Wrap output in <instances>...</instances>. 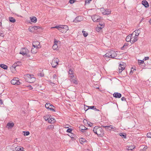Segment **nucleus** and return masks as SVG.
Wrapping results in <instances>:
<instances>
[{"instance_id": "nucleus-9", "label": "nucleus", "mask_w": 151, "mask_h": 151, "mask_svg": "<svg viewBox=\"0 0 151 151\" xmlns=\"http://www.w3.org/2000/svg\"><path fill=\"white\" fill-rule=\"evenodd\" d=\"M100 17L97 15H94L92 17V19L94 22H98L101 19Z\"/></svg>"}, {"instance_id": "nucleus-29", "label": "nucleus", "mask_w": 151, "mask_h": 151, "mask_svg": "<svg viewBox=\"0 0 151 151\" xmlns=\"http://www.w3.org/2000/svg\"><path fill=\"white\" fill-rule=\"evenodd\" d=\"M129 45V44L127 43H125L124 46L123 47L121 48V49L122 50H124L125 49H126L127 48V47Z\"/></svg>"}, {"instance_id": "nucleus-63", "label": "nucleus", "mask_w": 151, "mask_h": 151, "mask_svg": "<svg viewBox=\"0 0 151 151\" xmlns=\"http://www.w3.org/2000/svg\"><path fill=\"white\" fill-rule=\"evenodd\" d=\"M50 126H49V128H53V127H54V126H53V125H50Z\"/></svg>"}, {"instance_id": "nucleus-49", "label": "nucleus", "mask_w": 151, "mask_h": 151, "mask_svg": "<svg viewBox=\"0 0 151 151\" xmlns=\"http://www.w3.org/2000/svg\"><path fill=\"white\" fill-rule=\"evenodd\" d=\"M87 124H88V126L90 127H91L93 124V123H91V122H87Z\"/></svg>"}, {"instance_id": "nucleus-13", "label": "nucleus", "mask_w": 151, "mask_h": 151, "mask_svg": "<svg viewBox=\"0 0 151 151\" xmlns=\"http://www.w3.org/2000/svg\"><path fill=\"white\" fill-rule=\"evenodd\" d=\"M88 129L86 128L84 125H81L79 127V130L83 132H86V131L85 130H86Z\"/></svg>"}, {"instance_id": "nucleus-61", "label": "nucleus", "mask_w": 151, "mask_h": 151, "mask_svg": "<svg viewBox=\"0 0 151 151\" xmlns=\"http://www.w3.org/2000/svg\"><path fill=\"white\" fill-rule=\"evenodd\" d=\"M94 110H95L96 111H100L99 110L97 109H96L95 107H94Z\"/></svg>"}, {"instance_id": "nucleus-41", "label": "nucleus", "mask_w": 151, "mask_h": 151, "mask_svg": "<svg viewBox=\"0 0 151 151\" xmlns=\"http://www.w3.org/2000/svg\"><path fill=\"white\" fill-rule=\"evenodd\" d=\"M135 148V147L134 145L131 146H129L128 147V150H132L133 149Z\"/></svg>"}, {"instance_id": "nucleus-22", "label": "nucleus", "mask_w": 151, "mask_h": 151, "mask_svg": "<svg viewBox=\"0 0 151 151\" xmlns=\"http://www.w3.org/2000/svg\"><path fill=\"white\" fill-rule=\"evenodd\" d=\"M68 73L70 75V77L72 78L74 77V75L73 74V72L71 69H69Z\"/></svg>"}, {"instance_id": "nucleus-52", "label": "nucleus", "mask_w": 151, "mask_h": 151, "mask_svg": "<svg viewBox=\"0 0 151 151\" xmlns=\"http://www.w3.org/2000/svg\"><path fill=\"white\" fill-rule=\"evenodd\" d=\"M57 77V76L55 74H54V75H53V79H56Z\"/></svg>"}, {"instance_id": "nucleus-21", "label": "nucleus", "mask_w": 151, "mask_h": 151, "mask_svg": "<svg viewBox=\"0 0 151 151\" xmlns=\"http://www.w3.org/2000/svg\"><path fill=\"white\" fill-rule=\"evenodd\" d=\"M30 19L31 21L35 23L37 21V18L35 17H30Z\"/></svg>"}, {"instance_id": "nucleus-19", "label": "nucleus", "mask_w": 151, "mask_h": 151, "mask_svg": "<svg viewBox=\"0 0 151 151\" xmlns=\"http://www.w3.org/2000/svg\"><path fill=\"white\" fill-rule=\"evenodd\" d=\"M132 38H133V39H131V43H134V42H135L136 41H137L138 39V38L135 36L134 37H132Z\"/></svg>"}, {"instance_id": "nucleus-43", "label": "nucleus", "mask_w": 151, "mask_h": 151, "mask_svg": "<svg viewBox=\"0 0 151 151\" xmlns=\"http://www.w3.org/2000/svg\"><path fill=\"white\" fill-rule=\"evenodd\" d=\"M57 47L58 46L56 44H55L52 46V48L54 50L56 49Z\"/></svg>"}, {"instance_id": "nucleus-56", "label": "nucleus", "mask_w": 151, "mask_h": 151, "mask_svg": "<svg viewBox=\"0 0 151 151\" xmlns=\"http://www.w3.org/2000/svg\"><path fill=\"white\" fill-rule=\"evenodd\" d=\"M121 100L122 101H126V99L124 97H122L121 99Z\"/></svg>"}, {"instance_id": "nucleus-12", "label": "nucleus", "mask_w": 151, "mask_h": 151, "mask_svg": "<svg viewBox=\"0 0 151 151\" xmlns=\"http://www.w3.org/2000/svg\"><path fill=\"white\" fill-rule=\"evenodd\" d=\"M29 52V51L27 48H23L22 49V50L20 51L19 53L20 54H22L23 55H25V54H27V53H28Z\"/></svg>"}, {"instance_id": "nucleus-10", "label": "nucleus", "mask_w": 151, "mask_h": 151, "mask_svg": "<svg viewBox=\"0 0 151 151\" xmlns=\"http://www.w3.org/2000/svg\"><path fill=\"white\" fill-rule=\"evenodd\" d=\"M101 11H102V13L104 15H108L111 13V11L109 9H104V8H102Z\"/></svg>"}, {"instance_id": "nucleus-35", "label": "nucleus", "mask_w": 151, "mask_h": 151, "mask_svg": "<svg viewBox=\"0 0 151 151\" xmlns=\"http://www.w3.org/2000/svg\"><path fill=\"white\" fill-rule=\"evenodd\" d=\"M33 43L37 46L40 47V43L38 41L33 42Z\"/></svg>"}, {"instance_id": "nucleus-53", "label": "nucleus", "mask_w": 151, "mask_h": 151, "mask_svg": "<svg viewBox=\"0 0 151 151\" xmlns=\"http://www.w3.org/2000/svg\"><path fill=\"white\" fill-rule=\"evenodd\" d=\"M149 57H145L144 59H143L144 60H149Z\"/></svg>"}, {"instance_id": "nucleus-14", "label": "nucleus", "mask_w": 151, "mask_h": 151, "mask_svg": "<svg viewBox=\"0 0 151 151\" xmlns=\"http://www.w3.org/2000/svg\"><path fill=\"white\" fill-rule=\"evenodd\" d=\"M61 29H60L61 32H66V31L68 30V27L67 25H62Z\"/></svg>"}, {"instance_id": "nucleus-48", "label": "nucleus", "mask_w": 151, "mask_h": 151, "mask_svg": "<svg viewBox=\"0 0 151 151\" xmlns=\"http://www.w3.org/2000/svg\"><path fill=\"white\" fill-rule=\"evenodd\" d=\"M76 0H70L69 1V3L71 4H73L76 1Z\"/></svg>"}, {"instance_id": "nucleus-23", "label": "nucleus", "mask_w": 151, "mask_h": 151, "mask_svg": "<svg viewBox=\"0 0 151 151\" xmlns=\"http://www.w3.org/2000/svg\"><path fill=\"white\" fill-rule=\"evenodd\" d=\"M119 135L123 138L125 139L126 138V134L125 133H119Z\"/></svg>"}, {"instance_id": "nucleus-15", "label": "nucleus", "mask_w": 151, "mask_h": 151, "mask_svg": "<svg viewBox=\"0 0 151 151\" xmlns=\"http://www.w3.org/2000/svg\"><path fill=\"white\" fill-rule=\"evenodd\" d=\"M83 20V18L81 16H78L73 20V22L77 23L80 22Z\"/></svg>"}, {"instance_id": "nucleus-32", "label": "nucleus", "mask_w": 151, "mask_h": 151, "mask_svg": "<svg viewBox=\"0 0 151 151\" xmlns=\"http://www.w3.org/2000/svg\"><path fill=\"white\" fill-rule=\"evenodd\" d=\"M85 106H86L87 107H88V108L86 110H87L89 109H94V107H95V106H88L86 105H85Z\"/></svg>"}, {"instance_id": "nucleus-58", "label": "nucleus", "mask_w": 151, "mask_h": 151, "mask_svg": "<svg viewBox=\"0 0 151 151\" xmlns=\"http://www.w3.org/2000/svg\"><path fill=\"white\" fill-rule=\"evenodd\" d=\"M25 55H26V56L27 58H29L30 57V55L29 54H28V53H27V54H25Z\"/></svg>"}, {"instance_id": "nucleus-25", "label": "nucleus", "mask_w": 151, "mask_h": 151, "mask_svg": "<svg viewBox=\"0 0 151 151\" xmlns=\"http://www.w3.org/2000/svg\"><path fill=\"white\" fill-rule=\"evenodd\" d=\"M55 119H54L52 118H50L48 121V122L52 124L53 123L55 122Z\"/></svg>"}, {"instance_id": "nucleus-42", "label": "nucleus", "mask_w": 151, "mask_h": 151, "mask_svg": "<svg viewBox=\"0 0 151 151\" xmlns=\"http://www.w3.org/2000/svg\"><path fill=\"white\" fill-rule=\"evenodd\" d=\"M73 130V129L71 128H68L66 130V132H67L71 133V132Z\"/></svg>"}, {"instance_id": "nucleus-18", "label": "nucleus", "mask_w": 151, "mask_h": 151, "mask_svg": "<svg viewBox=\"0 0 151 151\" xmlns=\"http://www.w3.org/2000/svg\"><path fill=\"white\" fill-rule=\"evenodd\" d=\"M142 4L145 8H147L149 6V4L146 0L142 1Z\"/></svg>"}, {"instance_id": "nucleus-4", "label": "nucleus", "mask_w": 151, "mask_h": 151, "mask_svg": "<svg viewBox=\"0 0 151 151\" xmlns=\"http://www.w3.org/2000/svg\"><path fill=\"white\" fill-rule=\"evenodd\" d=\"M12 84L15 85H18L21 84L17 78H15L11 81Z\"/></svg>"}, {"instance_id": "nucleus-11", "label": "nucleus", "mask_w": 151, "mask_h": 151, "mask_svg": "<svg viewBox=\"0 0 151 151\" xmlns=\"http://www.w3.org/2000/svg\"><path fill=\"white\" fill-rule=\"evenodd\" d=\"M101 127L105 128L106 129L109 131L111 130L114 131L115 129V127H113L112 125L104 126V125H102Z\"/></svg>"}, {"instance_id": "nucleus-16", "label": "nucleus", "mask_w": 151, "mask_h": 151, "mask_svg": "<svg viewBox=\"0 0 151 151\" xmlns=\"http://www.w3.org/2000/svg\"><path fill=\"white\" fill-rule=\"evenodd\" d=\"M113 96L116 98H120L122 97V94L118 92H115L113 94Z\"/></svg>"}, {"instance_id": "nucleus-46", "label": "nucleus", "mask_w": 151, "mask_h": 151, "mask_svg": "<svg viewBox=\"0 0 151 151\" xmlns=\"http://www.w3.org/2000/svg\"><path fill=\"white\" fill-rule=\"evenodd\" d=\"M44 74L43 73H38V76H40L41 77H43L44 76Z\"/></svg>"}, {"instance_id": "nucleus-6", "label": "nucleus", "mask_w": 151, "mask_h": 151, "mask_svg": "<svg viewBox=\"0 0 151 151\" xmlns=\"http://www.w3.org/2000/svg\"><path fill=\"white\" fill-rule=\"evenodd\" d=\"M26 76L28 78V82L30 83H33L36 81V78L31 76L30 74H27Z\"/></svg>"}, {"instance_id": "nucleus-62", "label": "nucleus", "mask_w": 151, "mask_h": 151, "mask_svg": "<svg viewBox=\"0 0 151 151\" xmlns=\"http://www.w3.org/2000/svg\"><path fill=\"white\" fill-rule=\"evenodd\" d=\"M0 104H3V102L2 99H0Z\"/></svg>"}, {"instance_id": "nucleus-40", "label": "nucleus", "mask_w": 151, "mask_h": 151, "mask_svg": "<svg viewBox=\"0 0 151 151\" xmlns=\"http://www.w3.org/2000/svg\"><path fill=\"white\" fill-rule=\"evenodd\" d=\"M102 28V27H98L96 28V30L97 31L99 32V31Z\"/></svg>"}, {"instance_id": "nucleus-26", "label": "nucleus", "mask_w": 151, "mask_h": 151, "mask_svg": "<svg viewBox=\"0 0 151 151\" xmlns=\"http://www.w3.org/2000/svg\"><path fill=\"white\" fill-rule=\"evenodd\" d=\"M14 123H8L7 124V126H8V127H9V128H12V127H13L14 126Z\"/></svg>"}, {"instance_id": "nucleus-34", "label": "nucleus", "mask_w": 151, "mask_h": 151, "mask_svg": "<svg viewBox=\"0 0 151 151\" xmlns=\"http://www.w3.org/2000/svg\"><path fill=\"white\" fill-rule=\"evenodd\" d=\"M32 46L34 47L33 48H34L35 49H38L41 47V46H40V47H38L36 45L33 43L32 44Z\"/></svg>"}, {"instance_id": "nucleus-36", "label": "nucleus", "mask_w": 151, "mask_h": 151, "mask_svg": "<svg viewBox=\"0 0 151 151\" xmlns=\"http://www.w3.org/2000/svg\"><path fill=\"white\" fill-rule=\"evenodd\" d=\"M23 132L24 133V135L25 136H28L29 135L30 133L29 131H23Z\"/></svg>"}, {"instance_id": "nucleus-8", "label": "nucleus", "mask_w": 151, "mask_h": 151, "mask_svg": "<svg viewBox=\"0 0 151 151\" xmlns=\"http://www.w3.org/2000/svg\"><path fill=\"white\" fill-rule=\"evenodd\" d=\"M22 65L21 63L19 61H17L11 67V69L12 70H13V69L16 70V68L17 67L20 66Z\"/></svg>"}, {"instance_id": "nucleus-54", "label": "nucleus", "mask_w": 151, "mask_h": 151, "mask_svg": "<svg viewBox=\"0 0 151 151\" xmlns=\"http://www.w3.org/2000/svg\"><path fill=\"white\" fill-rule=\"evenodd\" d=\"M33 27V29L34 30H36L37 28H39L37 26H35L32 27Z\"/></svg>"}, {"instance_id": "nucleus-60", "label": "nucleus", "mask_w": 151, "mask_h": 151, "mask_svg": "<svg viewBox=\"0 0 151 151\" xmlns=\"http://www.w3.org/2000/svg\"><path fill=\"white\" fill-rule=\"evenodd\" d=\"M147 147L146 146H145L143 148V150H146L147 149Z\"/></svg>"}, {"instance_id": "nucleus-37", "label": "nucleus", "mask_w": 151, "mask_h": 151, "mask_svg": "<svg viewBox=\"0 0 151 151\" xmlns=\"http://www.w3.org/2000/svg\"><path fill=\"white\" fill-rule=\"evenodd\" d=\"M82 32L83 33V36L85 37H86L88 35V33L87 32H86L85 31H83Z\"/></svg>"}, {"instance_id": "nucleus-7", "label": "nucleus", "mask_w": 151, "mask_h": 151, "mask_svg": "<svg viewBox=\"0 0 151 151\" xmlns=\"http://www.w3.org/2000/svg\"><path fill=\"white\" fill-rule=\"evenodd\" d=\"M45 107L48 109H49L50 110L54 112H55V109L52 107H54V106L50 103H47L45 105Z\"/></svg>"}, {"instance_id": "nucleus-24", "label": "nucleus", "mask_w": 151, "mask_h": 151, "mask_svg": "<svg viewBox=\"0 0 151 151\" xmlns=\"http://www.w3.org/2000/svg\"><path fill=\"white\" fill-rule=\"evenodd\" d=\"M51 116L50 115H47L46 116H44L43 117V118L46 121H47L49 120V118Z\"/></svg>"}, {"instance_id": "nucleus-20", "label": "nucleus", "mask_w": 151, "mask_h": 151, "mask_svg": "<svg viewBox=\"0 0 151 151\" xmlns=\"http://www.w3.org/2000/svg\"><path fill=\"white\" fill-rule=\"evenodd\" d=\"M0 67L4 69V70H6L7 69L8 66L7 65H5L4 64H0Z\"/></svg>"}, {"instance_id": "nucleus-57", "label": "nucleus", "mask_w": 151, "mask_h": 151, "mask_svg": "<svg viewBox=\"0 0 151 151\" xmlns=\"http://www.w3.org/2000/svg\"><path fill=\"white\" fill-rule=\"evenodd\" d=\"M27 86L28 87H29V88L30 89H32L33 88H32V86L30 85H28V86Z\"/></svg>"}, {"instance_id": "nucleus-50", "label": "nucleus", "mask_w": 151, "mask_h": 151, "mask_svg": "<svg viewBox=\"0 0 151 151\" xmlns=\"http://www.w3.org/2000/svg\"><path fill=\"white\" fill-rule=\"evenodd\" d=\"M81 139H83V140H82L81 139H80V142H81V144H82V142H85V141H86V139H83L82 138H81Z\"/></svg>"}, {"instance_id": "nucleus-1", "label": "nucleus", "mask_w": 151, "mask_h": 151, "mask_svg": "<svg viewBox=\"0 0 151 151\" xmlns=\"http://www.w3.org/2000/svg\"><path fill=\"white\" fill-rule=\"evenodd\" d=\"M93 131L99 137H102L104 135V131L101 127L95 126L93 129Z\"/></svg>"}, {"instance_id": "nucleus-59", "label": "nucleus", "mask_w": 151, "mask_h": 151, "mask_svg": "<svg viewBox=\"0 0 151 151\" xmlns=\"http://www.w3.org/2000/svg\"><path fill=\"white\" fill-rule=\"evenodd\" d=\"M23 148L22 147V148L20 147V148L19 149V151H22L23 150Z\"/></svg>"}, {"instance_id": "nucleus-28", "label": "nucleus", "mask_w": 151, "mask_h": 151, "mask_svg": "<svg viewBox=\"0 0 151 151\" xmlns=\"http://www.w3.org/2000/svg\"><path fill=\"white\" fill-rule=\"evenodd\" d=\"M134 32H135L136 34L135 35V36H137L139 35V33H140V30L139 29L138 30H136L133 32V33Z\"/></svg>"}, {"instance_id": "nucleus-31", "label": "nucleus", "mask_w": 151, "mask_h": 151, "mask_svg": "<svg viewBox=\"0 0 151 151\" xmlns=\"http://www.w3.org/2000/svg\"><path fill=\"white\" fill-rule=\"evenodd\" d=\"M31 52L32 54H35L37 52V49L34 48L32 47L31 49Z\"/></svg>"}, {"instance_id": "nucleus-30", "label": "nucleus", "mask_w": 151, "mask_h": 151, "mask_svg": "<svg viewBox=\"0 0 151 151\" xmlns=\"http://www.w3.org/2000/svg\"><path fill=\"white\" fill-rule=\"evenodd\" d=\"M70 81L71 83H74L76 85L78 84V82L76 80L74 79H71L70 80Z\"/></svg>"}, {"instance_id": "nucleus-27", "label": "nucleus", "mask_w": 151, "mask_h": 151, "mask_svg": "<svg viewBox=\"0 0 151 151\" xmlns=\"http://www.w3.org/2000/svg\"><path fill=\"white\" fill-rule=\"evenodd\" d=\"M9 19L10 22L12 23L15 22H16L15 19L12 17H9Z\"/></svg>"}, {"instance_id": "nucleus-47", "label": "nucleus", "mask_w": 151, "mask_h": 151, "mask_svg": "<svg viewBox=\"0 0 151 151\" xmlns=\"http://www.w3.org/2000/svg\"><path fill=\"white\" fill-rule=\"evenodd\" d=\"M147 137L151 138V133H148L147 134Z\"/></svg>"}, {"instance_id": "nucleus-39", "label": "nucleus", "mask_w": 151, "mask_h": 151, "mask_svg": "<svg viewBox=\"0 0 151 151\" xmlns=\"http://www.w3.org/2000/svg\"><path fill=\"white\" fill-rule=\"evenodd\" d=\"M28 30L29 31L31 32L34 31L33 27H30L28 29Z\"/></svg>"}, {"instance_id": "nucleus-38", "label": "nucleus", "mask_w": 151, "mask_h": 151, "mask_svg": "<svg viewBox=\"0 0 151 151\" xmlns=\"http://www.w3.org/2000/svg\"><path fill=\"white\" fill-rule=\"evenodd\" d=\"M138 63H139V65H140V64H143L144 63V61L143 60H138Z\"/></svg>"}, {"instance_id": "nucleus-3", "label": "nucleus", "mask_w": 151, "mask_h": 151, "mask_svg": "<svg viewBox=\"0 0 151 151\" xmlns=\"http://www.w3.org/2000/svg\"><path fill=\"white\" fill-rule=\"evenodd\" d=\"M126 66V64L125 63L121 62L119 65V73H121L122 71L125 69Z\"/></svg>"}, {"instance_id": "nucleus-2", "label": "nucleus", "mask_w": 151, "mask_h": 151, "mask_svg": "<svg viewBox=\"0 0 151 151\" xmlns=\"http://www.w3.org/2000/svg\"><path fill=\"white\" fill-rule=\"evenodd\" d=\"M117 52V51H116L113 50H109L104 55V57L107 58H114L117 55V54L116 53Z\"/></svg>"}, {"instance_id": "nucleus-33", "label": "nucleus", "mask_w": 151, "mask_h": 151, "mask_svg": "<svg viewBox=\"0 0 151 151\" xmlns=\"http://www.w3.org/2000/svg\"><path fill=\"white\" fill-rule=\"evenodd\" d=\"M62 27H63L62 26V25H60V26H56L55 27H52V28H56L58 29V30H60V29H61V28H62Z\"/></svg>"}, {"instance_id": "nucleus-44", "label": "nucleus", "mask_w": 151, "mask_h": 151, "mask_svg": "<svg viewBox=\"0 0 151 151\" xmlns=\"http://www.w3.org/2000/svg\"><path fill=\"white\" fill-rule=\"evenodd\" d=\"M135 70V69H134L133 67H132V70H131L130 73H129V75H132L133 73V70Z\"/></svg>"}, {"instance_id": "nucleus-64", "label": "nucleus", "mask_w": 151, "mask_h": 151, "mask_svg": "<svg viewBox=\"0 0 151 151\" xmlns=\"http://www.w3.org/2000/svg\"><path fill=\"white\" fill-rule=\"evenodd\" d=\"M144 19V18H142V19H141L140 21V22H141Z\"/></svg>"}, {"instance_id": "nucleus-5", "label": "nucleus", "mask_w": 151, "mask_h": 151, "mask_svg": "<svg viewBox=\"0 0 151 151\" xmlns=\"http://www.w3.org/2000/svg\"><path fill=\"white\" fill-rule=\"evenodd\" d=\"M59 60L57 58H54L51 63L52 67L54 68H56V66L58 65Z\"/></svg>"}, {"instance_id": "nucleus-45", "label": "nucleus", "mask_w": 151, "mask_h": 151, "mask_svg": "<svg viewBox=\"0 0 151 151\" xmlns=\"http://www.w3.org/2000/svg\"><path fill=\"white\" fill-rule=\"evenodd\" d=\"M91 1L92 0H86L85 1V4H89L90 1Z\"/></svg>"}, {"instance_id": "nucleus-51", "label": "nucleus", "mask_w": 151, "mask_h": 151, "mask_svg": "<svg viewBox=\"0 0 151 151\" xmlns=\"http://www.w3.org/2000/svg\"><path fill=\"white\" fill-rule=\"evenodd\" d=\"M19 148H20V147L18 146L15 148V150L16 151H19Z\"/></svg>"}, {"instance_id": "nucleus-55", "label": "nucleus", "mask_w": 151, "mask_h": 151, "mask_svg": "<svg viewBox=\"0 0 151 151\" xmlns=\"http://www.w3.org/2000/svg\"><path fill=\"white\" fill-rule=\"evenodd\" d=\"M99 25H100V27H102V28H103L104 27L105 24H99Z\"/></svg>"}, {"instance_id": "nucleus-17", "label": "nucleus", "mask_w": 151, "mask_h": 151, "mask_svg": "<svg viewBox=\"0 0 151 151\" xmlns=\"http://www.w3.org/2000/svg\"><path fill=\"white\" fill-rule=\"evenodd\" d=\"M132 34H129L128 35L126 38V40L127 42H131V39H133V38H132Z\"/></svg>"}]
</instances>
